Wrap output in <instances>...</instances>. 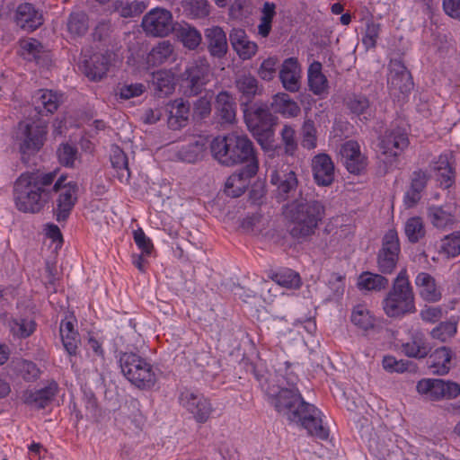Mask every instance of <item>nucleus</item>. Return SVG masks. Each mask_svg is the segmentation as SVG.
<instances>
[{"label": "nucleus", "mask_w": 460, "mask_h": 460, "mask_svg": "<svg viewBox=\"0 0 460 460\" xmlns=\"http://www.w3.org/2000/svg\"><path fill=\"white\" fill-rule=\"evenodd\" d=\"M187 408L199 422H205L208 419L212 408L210 402L194 394H190L187 400Z\"/></svg>", "instance_id": "7c9ffc66"}, {"label": "nucleus", "mask_w": 460, "mask_h": 460, "mask_svg": "<svg viewBox=\"0 0 460 460\" xmlns=\"http://www.w3.org/2000/svg\"><path fill=\"white\" fill-rule=\"evenodd\" d=\"M408 145L407 134L402 128H396L387 131L380 142L383 161L392 164Z\"/></svg>", "instance_id": "9b49d317"}, {"label": "nucleus", "mask_w": 460, "mask_h": 460, "mask_svg": "<svg viewBox=\"0 0 460 460\" xmlns=\"http://www.w3.org/2000/svg\"><path fill=\"white\" fill-rule=\"evenodd\" d=\"M211 113V101L205 95L199 97L193 106V118L197 119H203L208 118Z\"/></svg>", "instance_id": "052dcab7"}, {"label": "nucleus", "mask_w": 460, "mask_h": 460, "mask_svg": "<svg viewBox=\"0 0 460 460\" xmlns=\"http://www.w3.org/2000/svg\"><path fill=\"white\" fill-rule=\"evenodd\" d=\"M9 325L13 334L18 338H27L35 330V323L27 319L13 320Z\"/></svg>", "instance_id": "864d4df0"}, {"label": "nucleus", "mask_w": 460, "mask_h": 460, "mask_svg": "<svg viewBox=\"0 0 460 460\" xmlns=\"http://www.w3.org/2000/svg\"><path fill=\"white\" fill-rule=\"evenodd\" d=\"M273 281L286 288H298L301 286V278L293 270L277 273L272 277Z\"/></svg>", "instance_id": "603ef678"}, {"label": "nucleus", "mask_w": 460, "mask_h": 460, "mask_svg": "<svg viewBox=\"0 0 460 460\" xmlns=\"http://www.w3.org/2000/svg\"><path fill=\"white\" fill-rule=\"evenodd\" d=\"M111 164L116 170V177L121 183H127L130 178L128 161L124 151L118 146H112L110 155Z\"/></svg>", "instance_id": "c85d7f7f"}, {"label": "nucleus", "mask_w": 460, "mask_h": 460, "mask_svg": "<svg viewBox=\"0 0 460 460\" xmlns=\"http://www.w3.org/2000/svg\"><path fill=\"white\" fill-rule=\"evenodd\" d=\"M210 150L214 158L226 166L258 164L253 143L245 135L231 133L217 137L211 142Z\"/></svg>", "instance_id": "20e7f679"}, {"label": "nucleus", "mask_w": 460, "mask_h": 460, "mask_svg": "<svg viewBox=\"0 0 460 460\" xmlns=\"http://www.w3.org/2000/svg\"><path fill=\"white\" fill-rule=\"evenodd\" d=\"M388 84L394 94L399 92L402 94L409 93L413 86L411 73L400 59H392L389 65Z\"/></svg>", "instance_id": "f8f14e48"}, {"label": "nucleus", "mask_w": 460, "mask_h": 460, "mask_svg": "<svg viewBox=\"0 0 460 460\" xmlns=\"http://www.w3.org/2000/svg\"><path fill=\"white\" fill-rule=\"evenodd\" d=\"M428 217L431 224L438 228H444L454 222L452 214L444 210L441 207H429Z\"/></svg>", "instance_id": "a18cd8bd"}, {"label": "nucleus", "mask_w": 460, "mask_h": 460, "mask_svg": "<svg viewBox=\"0 0 460 460\" xmlns=\"http://www.w3.org/2000/svg\"><path fill=\"white\" fill-rule=\"evenodd\" d=\"M280 135L285 155L293 156L297 149L295 129L289 125H285Z\"/></svg>", "instance_id": "5fc2aeb1"}, {"label": "nucleus", "mask_w": 460, "mask_h": 460, "mask_svg": "<svg viewBox=\"0 0 460 460\" xmlns=\"http://www.w3.org/2000/svg\"><path fill=\"white\" fill-rule=\"evenodd\" d=\"M47 130L45 127L20 122L16 134L22 160L28 163V157L35 155L43 146Z\"/></svg>", "instance_id": "0eeeda50"}, {"label": "nucleus", "mask_w": 460, "mask_h": 460, "mask_svg": "<svg viewBox=\"0 0 460 460\" xmlns=\"http://www.w3.org/2000/svg\"><path fill=\"white\" fill-rule=\"evenodd\" d=\"M340 155L346 169L353 174L362 173L367 167V157L361 154L356 141H347L341 146Z\"/></svg>", "instance_id": "ddd939ff"}, {"label": "nucleus", "mask_w": 460, "mask_h": 460, "mask_svg": "<svg viewBox=\"0 0 460 460\" xmlns=\"http://www.w3.org/2000/svg\"><path fill=\"white\" fill-rule=\"evenodd\" d=\"M67 31L72 37H82L89 29V19L84 11L72 12L66 22Z\"/></svg>", "instance_id": "c9c22d12"}, {"label": "nucleus", "mask_w": 460, "mask_h": 460, "mask_svg": "<svg viewBox=\"0 0 460 460\" xmlns=\"http://www.w3.org/2000/svg\"><path fill=\"white\" fill-rule=\"evenodd\" d=\"M405 234L411 243L419 242L425 235V229L421 218H409L405 224Z\"/></svg>", "instance_id": "8fccbe9b"}, {"label": "nucleus", "mask_w": 460, "mask_h": 460, "mask_svg": "<svg viewBox=\"0 0 460 460\" xmlns=\"http://www.w3.org/2000/svg\"><path fill=\"white\" fill-rule=\"evenodd\" d=\"M433 170L437 172V179L445 189L449 188L454 183V172L447 156H439Z\"/></svg>", "instance_id": "ea45409f"}, {"label": "nucleus", "mask_w": 460, "mask_h": 460, "mask_svg": "<svg viewBox=\"0 0 460 460\" xmlns=\"http://www.w3.org/2000/svg\"><path fill=\"white\" fill-rule=\"evenodd\" d=\"M113 7L119 16L129 18L141 14L146 10V4L142 1H133L130 3L116 1L113 3Z\"/></svg>", "instance_id": "a19ab883"}, {"label": "nucleus", "mask_w": 460, "mask_h": 460, "mask_svg": "<svg viewBox=\"0 0 460 460\" xmlns=\"http://www.w3.org/2000/svg\"><path fill=\"white\" fill-rule=\"evenodd\" d=\"M415 285L420 288V296L427 302L435 303L441 299L440 289L435 279L427 272H420L415 279Z\"/></svg>", "instance_id": "b1692460"}, {"label": "nucleus", "mask_w": 460, "mask_h": 460, "mask_svg": "<svg viewBox=\"0 0 460 460\" xmlns=\"http://www.w3.org/2000/svg\"><path fill=\"white\" fill-rule=\"evenodd\" d=\"M203 152V144L192 141L182 146L177 152V157L186 163H195Z\"/></svg>", "instance_id": "49530a36"}, {"label": "nucleus", "mask_w": 460, "mask_h": 460, "mask_svg": "<svg viewBox=\"0 0 460 460\" xmlns=\"http://www.w3.org/2000/svg\"><path fill=\"white\" fill-rule=\"evenodd\" d=\"M205 44L209 55L215 58H223L228 52L226 34L219 26H211L204 31Z\"/></svg>", "instance_id": "f3484780"}, {"label": "nucleus", "mask_w": 460, "mask_h": 460, "mask_svg": "<svg viewBox=\"0 0 460 460\" xmlns=\"http://www.w3.org/2000/svg\"><path fill=\"white\" fill-rule=\"evenodd\" d=\"M302 146L307 149H314L316 146V128L311 119L304 122L301 129Z\"/></svg>", "instance_id": "4d7b16f0"}, {"label": "nucleus", "mask_w": 460, "mask_h": 460, "mask_svg": "<svg viewBox=\"0 0 460 460\" xmlns=\"http://www.w3.org/2000/svg\"><path fill=\"white\" fill-rule=\"evenodd\" d=\"M388 284L389 281L385 277L369 271L361 273L358 279V288L367 291L379 292L385 289Z\"/></svg>", "instance_id": "72a5a7b5"}, {"label": "nucleus", "mask_w": 460, "mask_h": 460, "mask_svg": "<svg viewBox=\"0 0 460 460\" xmlns=\"http://www.w3.org/2000/svg\"><path fill=\"white\" fill-rule=\"evenodd\" d=\"M452 358V350L447 347H440L432 352L427 360L428 367L432 369V373L443 376L448 373L450 369V361Z\"/></svg>", "instance_id": "a878e982"}, {"label": "nucleus", "mask_w": 460, "mask_h": 460, "mask_svg": "<svg viewBox=\"0 0 460 460\" xmlns=\"http://www.w3.org/2000/svg\"><path fill=\"white\" fill-rule=\"evenodd\" d=\"M417 391L426 394L430 400L451 399L460 394V385L442 379H423L418 383Z\"/></svg>", "instance_id": "9d476101"}, {"label": "nucleus", "mask_w": 460, "mask_h": 460, "mask_svg": "<svg viewBox=\"0 0 460 460\" xmlns=\"http://www.w3.org/2000/svg\"><path fill=\"white\" fill-rule=\"evenodd\" d=\"M134 240L137 245L146 254H150L153 250L151 240L146 237L141 228L134 231Z\"/></svg>", "instance_id": "774afa93"}, {"label": "nucleus", "mask_w": 460, "mask_h": 460, "mask_svg": "<svg viewBox=\"0 0 460 460\" xmlns=\"http://www.w3.org/2000/svg\"><path fill=\"white\" fill-rule=\"evenodd\" d=\"M173 50V45L169 40H164L152 49L147 62L152 66L162 65L172 57Z\"/></svg>", "instance_id": "4c0bfd02"}, {"label": "nucleus", "mask_w": 460, "mask_h": 460, "mask_svg": "<svg viewBox=\"0 0 460 460\" xmlns=\"http://www.w3.org/2000/svg\"><path fill=\"white\" fill-rule=\"evenodd\" d=\"M400 244L395 230H389L383 238L382 248L377 254V266L383 274H390L396 267Z\"/></svg>", "instance_id": "1a4fd4ad"}, {"label": "nucleus", "mask_w": 460, "mask_h": 460, "mask_svg": "<svg viewBox=\"0 0 460 460\" xmlns=\"http://www.w3.org/2000/svg\"><path fill=\"white\" fill-rule=\"evenodd\" d=\"M279 67V58L276 57H270L262 61L258 68L257 74L261 79L269 82L276 77Z\"/></svg>", "instance_id": "09e8293b"}, {"label": "nucleus", "mask_w": 460, "mask_h": 460, "mask_svg": "<svg viewBox=\"0 0 460 460\" xmlns=\"http://www.w3.org/2000/svg\"><path fill=\"white\" fill-rule=\"evenodd\" d=\"M144 362L145 359L133 352H122L119 357L120 367L126 377L137 373Z\"/></svg>", "instance_id": "c03bdc74"}, {"label": "nucleus", "mask_w": 460, "mask_h": 460, "mask_svg": "<svg viewBox=\"0 0 460 460\" xmlns=\"http://www.w3.org/2000/svg\"><path fill=\"white\" fill-rule=\"evenodd\" d=\"M174 31L183 47L190 50L197 49L202 42L201 33L189 23H177Z\"/></svg>", "instance_id": "cd10ccee"}, {"label": "nucleus", "mask_w": 460, "mask_h": 460, "mask_svg": "<svg viewBox=\"0 0 460 460\" xmlns=\"http://www.w3.org/2000/svg\"><path fill=\"white\" fill-rule=\"evenodd\" d=\"M145 89L146 87L142 84H124L117 86L115 93L121 99L128 100L133 97L140 96L145 92Z\"/></svg>", "instance_id": "13d9d810"}, {"label": "nucleus", "mask_w": 460, "mask_h": 460, "mask_svg": "<svg viewBox=\"0 0 460 460\" xmlns=\"http://www.w3.org/2000/svg\"><path fill=\"white\" fill-rule=\"evenodd\" d=\"M258 164L254 162L245 165L230 175L225 185V192L232 197H240L249 185V180L258 172Z\"/></svg>", "instance_id": "4468645a"}, {"label": "nucleus", "mask_w": 460, "mask_h": 460, "mask_svg": "<svg viewBox=\"0 0 460 460\" xmlns=\"http://www.w3.org/2000/svg\"><path fill=\"white\" fill-rule=\"evenodd\" d=\"M351 321L355 325L366 331L373 328L375 324L374 318L364 305H358L354 308Z\"/></svg>", "instance_id": "de8ad7c7"}, {"label": "nucleus", "mask_w": 460, "mask_h": 460, "mask_svg": "<svg viewBox=\"0 0 460 460\" xmlns=\"http://www.w3.org/2000/svg\"><path fill=\"white\" fill-rule=\"evenodd\" d=\"M182 7L184 12L192 18L200 19L209 14V4L207 0H185Z\"/></svg>", "instance_id": "37998d69"}, {"label": "nucleus", "mask_w": 460, "mask_h": 460, "mask_svg": "<svg viewBox=\"0 0 460 460\" xmlns=\"http://www.w3.org/2000/svg\"><path fill=\"white\" fill-rule=\"evenodd\" d=\"M279 77L282 86L290 93L299 91L301 83V67L297 58H286L280 65Z\"/></svg>", "instance_id": "a211bd4d"}, {"label": "nucleus", "mask_w": 460, "mask_h": 460, "mask_svg": "<svg viewBox=\"0 0 460 460\" xmlns=\"http://www.w3.org/2000/svg\"><path fill=\"white\" fill-rule=\"evenodd\" d=\"M215 116L221 125L233 124L235 120V102L231 93L221 91L215 100Z\"/></svg>", "instance_id": "aec40b11"}, {"label": "nucleus", "mask_w": 460, "mask_h": 460, "mask_svg": "<svg viewBox=\"0 0 460 460\" xmlns=\"http://www.w3.org/2000/svg\"><path fill=\"white\" fill-rule=\"evenodd\" d=\"M128 380L138 388H151L156 382L155 374L150 364L146 360L142 364L137 373H132L127 376Z\"/></svg>", "instance_id": "2f4dec72"}, {"label": "nucleus", "mask_w": 460, "mask_h": 460, "mask_svg": "<svg viewBox=\"0 0 460 460\" xmlns=\"http://www.w3.org/2000/svg\"><path fill=\"white\" fill-rule=\"evenodd\" d=\"M58 391V385L55 382L50 383L48 386L31 391L27 390L22 394V401L25 404L34 409H44L52 402Z\"/></svg>", "instance_id": "4be33fe9"}, {"label": "nucleus", "mask_w": 460, "mask_h": 460, "mask_svg": "<svg viewBox=\"0 0 460 460\" xmlns=\"http://www.w3.org/2000/svg\"><path fill=\"white\" fill-rule=\"evenodd\" d=\"M57 155L59 163L66 167H75V163L79 161L77 147L68 143H64L59 146L57 150Z\"/></svg>", "instance_id": "79ce46f5"}, {"label": "nucleus", "mask_w": 460, "mask_h": 460, "mask_svg": "<svg viewBox=\"0 0 460 460\" xmlns=\"http://www.w3.org/2000/svg\"><path fill=\"white\" fill-rule=\"evenodd\" d=\"M314 178L318 185L329 186L334 179V165L326 154H319L313 158Z\"/></svg>", "instance_id": "412c9836"}, {"label": "nucleus", "mask_w": 460, "mask_h": 460, "mask_svg": "<svg viewBox=\"0 0 460 460\" xmlns=\"http://www.w3.org/2000/svg\"><path fill=\"white\" fill-rule=\"evenodd\" d=\"M234 84L241 98L245 103L251 102L256 95L262 92V87L259 85V82L255 76L251 74H243L236 77Z\"/></svg>", "instance_id": "393cba45"}, {"label": "nucleus", "mask_w": 460, "mask_h": 460, "mask_svg": "<svg viewBox=\"0 0 460 460\" xmlns=\"http://www.w3.org/2000/svg\"><path fill=\"white\" fill-rule=\"evenodd\" d=\"M347 107L352 113L358 116L365 115L369 109V102L364 96H353L348 100Z\"/></svg>", "instance_id": "680f3d73"}, {"label": "nucleus", "mask_w": 460, "mask_h": 460, "mask_svg": "<svg viewBox=\"0 0 460 460\" xmlns=\"http://www.w3.org/2000/svg\"><path fill=\"white\" fill-rule=\"evenodd\" d=\"M380 26L379 24L368 22L367 23L366 34L363 38V43L367 48H374L378 37Z\"/></svg>", "instance_id": "338daca9"}, {"label": "nucleus", "mask_w": 460, "mask_h": 460, "mask_svg": "<svg viewBox=\"0 0 460 460\" xmlns=\"http://www.w3.org/2000/svg\"><path fill=\"white\" fill-rule=\"evenodd\" d=\"M212 75L210 64L206 57H198L190 62L181 77L186 84V93L190 96L199 94L210 82Z\"/></svg>", "instance_id": "423d86ee"}, {"label": "nucleus", "mask_w": 460, "mask_h": 460, "mask_svg": "<svg viewBox=\"0 0 460 460\" xmlns=\"http://www.w3.org/2000/svg\"><path fill=\"white\" fill-rule=\"evenodd\" d=\"M56 172L40 171L22 173L14 183L15 202L19 210L36 213L48 203L52 191L58 193L53 213L58 222L68 218L77 201L78 184L66 181V176L61 175L53 184Z\"/></svg>", "instance_id": "f257e3e1"}, {"label": "nucleus", "mask_w": 460, "mask_h": 460, "mask_svg": "<svg viewBox=\"0 0 460 460\" xmlns=\"http://www.w3.org/2000/svg\"><path fill=\"white\" fill-rule=\"evenodd\" d=\"M15 22L22 29L33 31L42 25L43 17L31 4L24 3L17 7Z\"/></svg>", "instance_id": "5701e85b"}, {"label": "nucleus", "mask_w": 460, "mask_h": 460, "mask_svg": "<svg viewBox=\"0 0 460 460\" xmlns=\"http://www.w3.org/2000/svg\"><path fill=\"white\" fill-rule=\"evenodd\" d=\"M431 348L421 335H414L411 340L402 345V351L409 358L418 359L425 358L430 352Z\"/></svg>", "instance_id": "473e14b6"}, {"label": "nucleus", "mask_w": 460, "mask_h": 460, "mask_svg": "<svg viewBox=\"0 0 460 460\" xmlns=\"http://www.w3.org/2000/svg\"><path fill=\"white\" fill-rule=\"evenodd\" d=\"M271 107L276 112L292 117L300 112L297 103L285 93H279L273 96Z\"/></svg>", "instance_id": "e433bc0d"}, {"label": "nucleus", "mask_w": 460, "mask_h": 460, "mask_svg": "<svg viewBox=\"0 0 460 460\" xmlns=\"http://www.w3.org/2000/svg\"><path fill=\"white\" fill-rule=\"evenodd\" d=\"M168 119L167 124L172 130H180L186 127L189 122L190 112V102L181 98L175 99L167 104Z\"/></svg>", "instance_id": "6ab92c4d"}, {"label": "nucleus", "mask_w": 460, "mask_h": 460, "mask_svg": "<svg viewBox=\"0 0 460 460\" xmlns=\"http://www.w3.org/2000/svg\"><path fill=\"white\" fill-rule=\"evenodd\" d=\"M61 340L69 355H75L80 338L70 321L62 322L59 328Z\"/></svg>", "instance_id": "f704fd0d"}, {"label": "nucleus", "mask_w": 460, "mask_h": 460, "mask_svg": "<svg viewBox=\"0 0 460 460\" xmlns=\"http://www.w3.org/2000/svg\"><path fill=\"white\" fill-rule=\"evenodd\" d=\"M276 377L273 374H269L268 376L256 374L261 388L271 398V403L279 413L307 431H329L332 429L328 422H323L322 412L313 404L305 402L297 390L267 385L270 379L275 381Z\"/></svg>", "instance_id": "f03ea898"}, {"label": "nucleus", "mask_w": 460, "mask_h": 460, "mask_svg": "<svg viewBox=\"0 0 460 460\" xmlns=\"http://www.w3.org/2000/svg\"><path fill=\"white\" fill-rule=\"evenodd\" d=\"M383 309L389 317H400L416 311L414 293L406 269L401 270L383 300Z\"/></svg>", "instance_id": "39448f33"}, {"label": "nucleus", "mask_w": 460, "mask_h": 460, "mask_svg": "<svg viewBox=\"0 0 460 460\" xmlns=\"http://www.w3.org/2000/svg\"><path fill=\"white\" fill-rule=\"evenodd\" d=\"M154 90L159 97L166 96L174 90L172 77L165 71H157L153 74Z\"/></svg>", "instance_id": "58836bf2"}, {"label": "nucleus", "mask_w": 460, "mask_h": 460, "mask_svg": "<svg viewBox=\"0 0 460 460\" xmlns=\"http://www.w3.org/2000/svg\"><path fill=\"white\" fill-rule=\"evenodd\" d=\"M40 102L47 112L53 113L58 107V98L52 91L40 90Z\"/></svg>", "instance_id": "0e129e2a"}, {"label": "nucleus", "mask_w": 460, "mask_h": 460, "mask_svg": "<svg viewBox=\"0 0 460 460\" xmlns=\"http://www.w3.org/2000/svg\"><path fill=\"white\" fill-rule=\"evenodd\" d=\"M110 66V58L102 53L84 57L80 63L83 74L91 81H101L106 76Z\"/></svg>", "instance_id": "dca6fc26"}, {"label": "nucleus", "mask_w": 460, "mask_h": 460, "mask_svg": "<svg viewBox=\"0 0 460 460\" xmlns=\"http://www.w3.org/2000/svg\"><path fill=\"white\" fill-rule=\"evenodd\" d=\"M243 117L249 130L273 127L276 117L270 112L269 107L263 103H254L243 111Z\"/></svg>", "instance_id": "2eb2a0df"}, {"label": "nucleus", "mask_w": 460, "mask_h": 460, "mask_svg": "<svg viewBox=\"0 0 460 460\" xmlns=\"http://www.w3.org/2000/svg\"><path fill=\"white\" fill-rule=\"evenodd\" d=\"M257 49V44L253 41H250L248 39L240 44L238 48L236 47L234 49L238 56L243 60L252 58V57L256 54Z\"/></svg>", "instance_id": "69168bd1"}, {"label": "nucleus", "mask_w": 460, "mask_h": 460, "mask_svg": "<svg viewBox=\"0 0 460 460\" xmlns=\"http://www.w3.org/2000/svg\"><path fill=\"white\" fill-rule=\"evenodd\" d=\"M257 142L264 150H271L274 145V129L273 127H266L250 130Z\"/></svg>", "instance_id": "3c124183"}, {"label": "nucleus", "mask_w": 460, "mask_h": 460, "mask_svg": "<svg viewBox=\"0 0 460 460\" xmlns=\"http://www.w3.org/2000/svg\"><path fill=\"white\" fill-rule=\"evenodd\" d=\"M456 333V323L452 322L440 323L436 328H434L430 335L433 339L439 340L442 342H446L447 340L452 338Z\"/></svg>", "instance_id": "6e6d98bb"}, {"label": "nucleus", "mask_w": 460, "mask_h": 460, "mask_svg": "<svg viewBox=\"0 0 460 460\" xmlns=\"http://www.w3.org/2000/svg\"><path fill=\"white\" fill-rule=\"evenodd\" d=\"M288 232L298 242H306L315 234L325 217V206L309 194L293 199L282 208Z\"/></svg>", "instance_id": "7ed1b4c3"}, {"label": "nucleus", "mask_w": 460, "mask_h": 460, "mask_svg": "<svg viewBox=\"0 0 460 460\" xmlns=\"http://www.w3.org/2000/svg\"><path fill=\"white\" fill-rule=\"evenodd\" d=\"M17 369L21 376L28 382L36 380L40 376L39 368L31 361L22 360L19 362Z\"/></svg>", "instance_id": "bf43d9fd"}, {"label": "nucleus", "mask_w": 460, "mask_h": 460, "mask_svg": "<svg viewBox=\"0 0 460 460\" xmlns=\"http://www.w3.org/2000/svg\"><path fill=\"white\" fill-rule=\"evenodd\" d=\"M270 182L277 187L279 196L284 199H287L298 185L296 175L293 171L282 173L274 172L270 176Z\"/></svg>", "instance_id": "bb28decb"}, {"label": "nucleus", "mask_w": 460, "mask_h": 460, "mask_svg": "<svg viewBox=\"0 0 460 460\" xmlns=\"http://www.w3.org/2000/svg\"><path fill=\"white\" fill-rule=\"evenodd\" d=\"M442 250L448 257H456L460 254V234L447 236L443 240Z\"/></svg>", "instance_id": "e2e57ef3"}, {"label": "nucleus", "mask_w": 460, "mask_h": 460, "mask_svg": "<svg viewBox=\"0 0 460 460\" xmlns=\"http://www.w3.org/2000/svg\"><path fill=\"white\" fill-rule=\"evenodd\" d=\"M308 84L314 94L320 95L327 91L328 81L322 73V64L318 61L313 62L308 68Z\"/></svg>", "instance_id": "c756f323"}, {"label": "nucleus", "mask_w": 460, "mask_h": 460, "mask_svg": "<svg viewBox=\"0 0 460 460\" xmlns=\"http://www.w3.org/2000/svg\"><path fill=\"white\" fill-rule=\"evenodd\" d=\"M176 25L171 11L161 7L147 12L141 22L146 34L153 37H166L174 31Z\"/></svg>", "instance_id": "6e6552de"}]
</instances>
